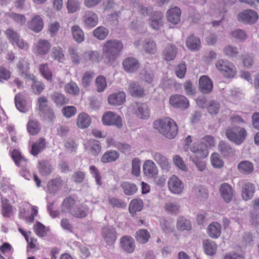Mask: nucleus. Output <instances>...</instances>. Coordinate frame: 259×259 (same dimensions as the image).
Returning a JSON list of instances; mask_svg holds the SVG:
<instances>
[{
	"label": "nucleus",
	"instance_id": "1",
	"mask_svg": "<svg viewBox=\"0 0 259 259\" xmlns=\"http://www.w3.org/2000/svg\"><path fill=\"white\" fill-rule=\"evenodd\" d=\"M123 48L122 43L118 40L113 39L107 40L102 46L104 62L107 64L114 62Z\"/></svg>",
	"mask_w": 259,
	"mask_h": 259
},
{
	"label": "nucleus",
	"instance_id": "2",
	"mask_svg": "<svg viewBox=\"0 0 259 259\" xmlns=\"http://www.w3.org/2000/svg\"><path fill=\"white\" fill-rule=\"evenodd\" d=\"M215 67L226 78H233L237 73L235 65L224 59L218 60L215 63Z\"/></svg>",
	"mask_w": 259,
	"mask_h": 259
},
{
	"label": "nucleus",
	"instance_id": "3",
	"mask_svg": "<svg viewBox=\"0 0 259 259\" xmlns=\"http://www.w3.org/2000/svg\"><path fill=\"white\" fill-rule=\"evenodd\" d=\"M5 34L12 45L16 46L18 48L24 51H27L29 49L28 44L21 38L16 31L9 28L6 30Z\"/></svg>",
	"mask_w": 259,
	"mask_h": 259
},
{
	"label": "nucleus",
	"instance_id": "4",
	"mask_svg": "<svg viewBox=\"0 0 259 259\" xmlns=\"http://www.w3.org/2000/svg\"><path fill=\"white\" fill-rule=\"evenodd\" d=\"M102 122L104 124L114 125L119 128L122 126V121L121 117L111 111H108L104 113L102 117Z\"/></svg>",
	"mask_w": 259,
	"mask_h": 259
},
{
	"label": "nucleus",
	"instance_id": "5",
	"mask_svg": "<svg viewBox=\"0 0 259 259\" xmlns=\"http://www.w3.org/2000/svg\"><path fill=\"white\" fill-rule=\"evenodd\" d=\"M155 129L177 130L178 126L175 121L170 117H165L155 121L153 124Z\"/></svg>",
	"mask_w": 259,
	"mask_h": 259
},
{
	"label": "nucleus",
	"instance_id": "6",
	"mask_svg": "<svg viewBox=\"0 0 259 259\" xmlns=\"http://www.w3.org/2000/svg\"><path fill=\"white\" fill-rule=\"evenodd\" d=\"M239 21L246 24L255 23L258 16L256 12L252 10H246L240 13L237 17Z\"/></svg>",
	"mask_w": 259,
	"mask_h": 259
},
{
	"label": "nucleus",
	"instance_id": "7",
	"mask_svg": "<svg viewBox=\"0 0 259 259\" xmlns=\"http://www.w3.org/2000/svg\"><path fill=\"white\" fill-rule=\"evenodd\" d=\"M226 12V8L224 7V4L212 5L210 7L209 14L214 16L220 18L219 20L213 21L212 22V25L216 26L220 25L222 22V20L224 18V13Z\"/></svg>",
	"mask_w": 259,
	"mask_h": 259
},
{
	"label": "nucleus",
	"instance_id": "8",
	"mask_svg": "<svg viewBox=\"0 0 259 259\" xmlns=\"http://www.w3.org/2000/svg\"><path fill=\"white\" fill-rule=\"evenodd\" d=\"M51 44L49 40L40 39L34 44L33 51L36 54L43 56L49 53L51 49Z\"/></svg>",
	"mask_w": 259,
	"mask_h": 259
},
{
	"label": "nucleus",
	"instance_id": "9",
	"mask_svg": "<svg viewBox=\"0 0 259 259\" xmlns=\"http://www.w3.org/2000/svg\"><path fill=\"white\" fill-rule=\"evenodd\" d=\"M10 155L17 166L21 167L23 172H27L28 160L22 156L18 150H12Z\"/></svg>",
	"mask_w": 259,
	"mask_h": 259
},
{
	"label": "nucleus",
	"instance_id": "10",
	"mask_svg": "<svg viewBox=\"0 0 259 259\" xmlns=\"http://www.w3.org/2000/svg\"><path fill=\"white\" fill-rule=\"evenodd\" d=\"M190 150L193 153L194 156L197 159L205 158L208 155V151L205 144L194 143L190 147Z\"/></svg>",
	"mask_w": 259,
	"mask_h": 259
},
{
	"label": "nucleus",
	"instance_id": "11",
	"mask_svg": "<svg viewBox=\"0 0 259 259\" xmlns=\"http://www.w3.org/2000/svg\"><path fill=\"white\" fill-rule=\"evenodd\" d=\"M102 237L109 245L114 244L117 239V234L115 229L113 227H104L102 231Z\"/></svg>",
	"mask_w": 259,
	"mask_h": 259
},
{
	"label": "nucleus",
	"instance_id": "12",
	"mask_svg": "<svg viewBox=\"0 0 259 259\" xmlns=\"http://www.w3.org/2000/svg\"><path fill=\"white\" fill-rule=\"evenodd\" d=\"M83 22L85 27L92 28L95 27L98 23V16L93 11H87L83 17Z\"/></svg>",
	"mask_w": 259,
	"mask_h": 259
},
{
	"label": "nucleus",
	"instance_id": "13",
	"mask_svg": "<svg viewBox=\"0 0 259 259\" xmlns=\"http://www.w3.org/2000/svg\"><path fill=\"white\" fill-rule=\"evenodd\" d=\"M168 187L170 192L175 194L181 193L183 189L181 181L176 176H172L168 180Z\"/></svg>",
	"mask_w": 259,
	"mask_h": 259
},
{
	"label": "nucleus",
	"instance_id": "14",
	"mask_svg": "<svg viewBox=\"0 0 259 259\" xmlns=\"http://www.w3.org/2000/svg\"><path fill=\"white\" fill-rule=\"evenodd\" d=\"M144 174L148 178H154L157 176L158 172V168L151 160H147L145 161L143 166Z\"/></svg>",
	"mask_w": 259,
	"mask_h": 259
},
{
	"label": "nucleus",
	"instance_id": "15",
	"mask_svg": "<svg viewBox=\"0 0 259 259\" xmlns=\"http://www.w3.org/2000/svg\"><path fill=\"white\" fill-rule=\"evenodd\" d=\"M227 131L226 136L228 139L237 144H241L245 139L246 136V131Z\"/></svg>",
	"mask_w": 259,
	"mask_h": 259
},
{
	"label": "nucleus",
	"instance_id": "16",
	"mask_svg": "<svg viewBox=\"0 0 259 259\" xmlns=\"http://www.w3.org/2000/svg\"><path fill=\"white\" fill-rule=\"evenodd\" d=\"M170 104L176 107L187 108L189 106L188 99L184 96L175 95L170 97Z\"/></svg>",
	"mask_w": 259,
	"mask_h": 259
},
{
	"label": "nucleus",
	"instance_id": "17",
	"mask_svg": "<svg viewBox=\"0 0 259 259\" xmlns=\"http://www.w3.org/2000/svg\"><path fill=\"white\" fill-rule=\"evenodd\" d=\"M220 192L223 199L227 203L230 202L234 196V190L232 186L227 183L221 185Z\"/></svg>",
	"mask_w": 259,
	"mask_h": 259
},
{
	"label": "nucleus",
	"instance_id": "18",
	"mask_svg": "<svg viewBox=\"0 0 259 259\" xmlns=\"http://www.w3.org/2000/svg\"><path fill=\"white\" fill-rule=\"evenodd\" d=\"M28 28L33 31L38 33L44 28V21L39 15L33 16L31 21L28 23Z\"/></svg>",
	"mask_w": 259,
	"mask_h": 259
},
{
	"label": "nucleus",
	"instance_id": "19",
	"mask_svg": "<svg viewBox=\"0 0 259 259\" xmlns=\"http://www.w3.org/2000/svg\"><path fill=\"white\" fill-rule=\"evenodd\" d=\"M199 87L201 92L208 94L212 90L213 83L208 76L203 75L199 78Z\"/></svg>",
	"mask_w": 259,
	"mask_h": 259
},
{
	"label": "nucleus",
	"instance_id": "20",
	"mask_svg": "<svg viewBox=\"0 0 259 259\" xmlns=\"http://www.w3.org/2000/svg\"><path fill=\"white\" fill-rule=\"evenodd\" d=\"M122 249L127 253L133 252L135 248V241L130 236H124L120 240Z\"/></svg>",
	"mask_w": 259,
	"mask_h": 259
},
{
	"label": "nucleus",
	"instance_id": "21",
	"mask_svg": "<svg viewBox=\"0 0 259 259\" xmlns=\"http://www.w3.org/2000/svg\"><path fill=\"white\" fill-rule=\"evenodd\" d=\"M128 91L133 97H141L144 95V89L137 82L132 81L128 84Z\"/></svg>",
	"mask_w": 259,
	"mask_h": 259
},
{
	"label": "nucleus",
	"instance_id": "22",
	"mask_svg": "<svg viewBox=\"0 0 259 259\" xmlns=\"http://www.w3.org/2000/svg\"><path fill=\"white\" fill-rule=\"evenodd\" d=\"M124 69L128 72L133 73L136 71L139 68V63L134 58L125 59L122 63Z\"/></svg>",
	"mask_w": 259,
	"mask_h": 259
},
{
	"label": "nucleus",
	"instance_id": "23",
	"mask_svg": "<svg viewBox=\"0 0 259 259\" xmlns=\"http://www.w3.org/2000/svg\"><path fill=\"white\" fill-rule=\"evenodd\" d=\"M15 101L16 108L21 112L27 111L30 107L22 94H18L15 96Z\"/></svg>",
	"mask_w": 259,
	"mask_h": 259
},
{
	"label": "nucleus",
	"instance_id": "24",
	"mask_svg": "<svg viewBox=\"0 0 259 259\" xmlns=\"http://www.w3.org/2000/svg\"><path fill=\"white\" fill-rule=\"evenodd\" d=\"M181 14L180 9L177 7L170 9L167 12V21L174 24H178L180 20Z\"/></svg>",
	"mask_w": 259,
	"mask_h": 259
},
{
	"label": "nucleus",
	"instance_id": "25",
	"mask_svg": "<svg viewBox=\"0 0 259 259\" xmlns=\"http://www.w3.org/2000/svg\"><path fill=\"white\" fill-rule=\"evenodd\" d=\"M76 203V200L71 196H68L64 199L61 206V211L62 213L69 212L71 214L73 207Z\"/></svg>",
	"mask_w": 259,
	"mask_h": 259
},
{
	"label": "nucleus",
	"instance_id": "26",
	"mask_svg": "<svg viewBox=\"0 0 259 259\" xmlns=\"http://www.w3.org/2000/svg\"><path fill=\"white\" fill-rule=\"evenodd\" d=\"M108 100L110 105H120L125 100V94L123 92L113 94L109 96Z\"/></svg>",
	"mask_w": 259,
	"mask_h": 259
},
{
	"label": "nucleus",
	"instance_id": "27",
	"mask_svg": "<svg viewBox=\"0 0 259 259\" xmlns=\"http://www.w3.org/2000/svg\"><path fill=\"white\" fill-rule=\"evenodd\" d=\"M63 182L60 177L50 180L47 184V190L50 193H56L62 186Z\"/></svg>",
	"mask_w": 259,
	"mask_h": 259
},
{
	"label": "nucleus",
	"instance_id": "28",
	"mask_svg": "<svg viewBox=\"0 0 259 259\" xmlns=\"http://www.w3.org/2000/svg\"><path fill=\"white\" fill-rule=\"evenodd\" d=\"M163 15L161 12H155L150 20V25L154 29H159L163 24Z\"/></svg>",
	"mask_w": 259,
	"mask_h": 259
},
{
	"label": "nucleus",
	"instance_id": "29",
	"mask_svg": "<svg viewBox=\"0 0 259 259\" xmlns=\"http://www.w3.org/2000/svg\"><path fill=\"white\" fill-rule=\"evenodd\" d=\"M91 123V119L89 115L85 113H79L76 118V124L80 128L88 127Z\"/></svg>",
	"mask_w": 259,
	"mask_h": 259
},
{
	"label": "nucleus",
	"instance_id": "30",
	"mask_svg": "<svg viewBox=\"0 0 259 259\" xmlns=\"http://www.w3.org/2000/svg\"><path fill=\"white\" fill-rule=\"evenodd\" d=\"M255 192V186L250 183H246L242 190V197L243 200L246 201L250 199Z\"/></svg>",
	"mask_w": 259,
	"mask_h": 259
},
{
	"label": "nucleus",
	"instance_id": "31",
	"mask_svg": "<svg viewBox=\"0 0 259 259\" xmlns=\"http://www.w3.org/2000/svg\"><path fill=\"white\" fill-rule=\"evenodd\" d=\"M83 58L84 61H91L93 62H99L103 58V55L101 56L97 51H88L83 53Z\"/></svg>",
	"mask_w": 259,
	"mask_h": 259
},
{
	"label": "nucleus",
	"instance_id": "32",
	"mask_svg": "<svg viewBox=\"0 0 259 259\" xmlns=\"http://www.w3.org/2000/svg\"><path fill=\"white\" fill-rule=\"evenodd\" d=\"M143 207V201L139 198L133 199L129 205V212L132 216L136 214L137 212L140 211Z\"/></svg>",
	"mask_w": 259,
	"mask_h": 259
},
{
	"label": "nucleus",
	"instance_id": "33",
	"mask_svg": "<svg viewBox=\"0 0 259 259\" xmlns=\"http://www.w3.org/2000/svg\"><path fill=\"white\" fill-rule=\"evenodd\" d=\"M144 51L149 55H153L157 51V46L155 42L151 39H145L143 45Z\"/></svg>",
	"mask_w": 259,
	"mask_h": 259
},
{
	"label": "nucleus",
	"instance_id": "34",
	"mask_svg": "<svg viewBox=\"0 0 259 259\" xmlns=\"http://www.w3.org/2000/svg\"><path fill=\"white\" fill-rule=\"evenodd\" d=\"M46 147V142L44 138H40L38 140L32 144L31 149V154L33 156L37 155Z\"/></svg>",
	"mask_w": 259,
	"mask_h": 259
},
{
	"label": "nucleus",
	"instance_id": "35",
	"mask_svg": "<svg viewBox=\"0 0 259 259\" xmlns=\"http://www.w3.org/2000/svg\"><path fill=\"white\" fill-rule=\"evenodd\" d=\"M135 113L137 116L143 119H147L150 116L149 110L147 105L137 103Z\"/></svg>",
	"mask_w": 259,
	"mask_h": 259
},
{
	"label": "nucleus",
	"instance_id": "36",
	"mask_svg": "<svg viewBox=\"0 0 259 259\" xmlns=\"http://www.w3.org/2000/svg\"><path fill=\"white\" fill-rule=\"evenodd\" d=\"M207 233L211 238H217L221 233V226L218 223H212L207 228Z\"/></svg>",
	"mask_w": 259,
	"mask_h": 259
},
{
	"label": "nucleus",
	"instance_id": "37",
	"mask_svg": "<svg viewBox=\"0 0 259 259\" xmlns=\"http://www.w3.org/2000/svg\"><path fill=\"white\" fill-rule=\"evenodd\" d=\"M177 55V49L175 46L167 45L163 52V57L166 61H171Z\"/></svg>",
	"mask_w": 259,
	"mask_h": 259
},
{
	"label": "nucleus",
	"instance_id": "38",
	"mask_svg": "<svg viewBox=\"0 0 259 259\" xmlns=\"http://www.w3.org/2000/svg\"><path fill=\"white\" fill-rule=\"evenodd\" d=\"M186 45L189 50L196 51L200 49L201 42L198 37L191 35L187 38Z\"/></svg>",
	"mask_w": 259,
	"mask_h": 259
},
{
	"label": "nucleus",
	"instance_id": "39",
	"mask_svg": "<svg viewBox=\"0 0 259 259\" xmlns=\"http://www.w3.org/2000/svg\"><path fill=\"white\" fill-rule=\"evenodd\" d=\"M203 247L206 254L213 255L216 252L217 245L214 241L207 239L203 243Z\"/></svg>",
	"mask_w": 259,
	"mask_h": 259
},
{
	"label": "nucleus",
	"instance_id": "40",
	"mask_svg": "<svg viewBox=\"0 0 259 259\" xmlns=\"http://www.w3.org/2000/svg\"><path fill=\"white\" fill-rule=\"evenodd\" d=\"M71 32L74 39L77 42L80 43L84 39L83 31L78 25H74L71 27Z\"/></svg>",
	"mask_w": 259,
	"mask_h": 259
},
{
	"label": "nucleus",
	"instance_id": "41",
	"mask_svg": "<svg viewBox=\"0 0 259 259\" xmlns=\"http://www.w3.org/2000/svg\"><path fill=\"white\" fill-rule=\"evenodd\" d=\"M135 238L138 242L145 244L148 241L150 235L147 230L140 229L136 232Z\"/></svg>",
	"mask_w": 259,
	"mask_h": 259
},
{
	"label": "nucleus",
	"instance_id": "42",
	"mask_svg": "<svg viewBox=\"0 0 259 259\" xmlns=\"http://www.w3.org/2000/svg\"><path fill=\"white\" fill-rule=\"evenodd\" d=\"M2 213L4 217L8 218L12 212V206L9 203V200L6 198L1 197Z\"/></svg>",
	"mask_w": 259,
	"mask_h": 259
},
{
	"label": "nucleus",
	"instance_id": "43",
	"mask_svg": "<svg viewBox=\"0 0 259 259\" xmlns=\"http://www.w3.org/2000/svg\"><path fill=\"white\" fill-rule=\"evenodd\" d=\"M119 157V154L114 150H110L105 152L101 158L103 163L111 162L115 161Z\"/></svg>",
	"mask_w": 259,
	"mask_h": 259
},
{
	"label": "nucleus",
	"instance_id": "44",
	"mask_svg": "<svg viewBox=\"0 0 259 259\" xmlns=\"http://www.w3.org/2000/svg\"><path fill=\"white\" fill-rule=\"evenodd\" d=\"M219 150L224 157H229L234 154L232 148L224 141H221L219 144Z\"/></svg>",
	"mask_w": 259,
	"mask_h": 259
},
{
	"label": "nucleus",
	"instance_id": "45",
	"mask_svg": "<svg viewBox=\"0 0 259 259\" xmlns=\"http://www.w3.org/2000/svg\"><path fill=\"white\" fill-rule=\"evenodd\" d=\"M109 34L108 29L104 26H99L93 31L94 36L99 40L105 39Z\"/></svg>",
	"mask_w": 259,
	"mask_h": 259
},
{
	"label": "nucleus",
	"instance_id": "46",
	"mask_svg": "<svg viewBox=\"0 0 259 259\" xmlns=\"http://www.w3.org/2000/svg\"><path fill=\"white\" fill-rule=\"evenodd\" d=\"M238 168L240 171L246 174L252 172L254 169L252 163L246 160L240 162L238 165Z\"/></svg>",
	"mask_w": 259,
	"mask_h": 259
},
{
	"label": "nucleus",
	"instance_id": "47",
	"mask_svg": "<svg viewBox=\"0 0 259 259\" xmlns=\"http://www.w3.org/2000/svg\"><path fill=\"white\" fill-rule=\"evenodd\" d=\"M153 157L162 169L167 170L169 168V162L165 156L162 154L156 153Z\"/></svg>",
	"mask_w": 259,
	"mask_h": 259
},
{
	"label": "nucleus",
	"instance_id": "48",
	"mask_svg": "<svg viewBox=\"0 0 259 259\" xmlns=\"http://www.w3.org/2000/svg\"><path fill=\"white\" fill-rule=\"evenodd\" d=\"M121 187L123 190L124 194L126 195H132L135 194L138 190L136 185L129 182H123Z\"/></svg>",
	"mask_w": 259,
	"mask_h": 259
},
{
	"label": "nucleus",
	"instance_id": "49",
	"mask_svg": "<svg viewBox=\"0 0 259 259\" xmlns=\"http://www.w3.org/2000/svg\"><path fill=\"white\" fill-rule=\"evenodd\" d=\"M38 168L39 172L43 176L50 175L52 170L51 165L45 160L39 162Z\"/></svg>",
	"mask_w": 259,
	"mask_h": 259
},
{
	"label": "nucleus",
	"instance_id": "50",
	"mask_svg": "<svg viewBox=\"0 0 259 259\" xmlns=\"http://www.w3.org/2000/svg\"><path fill=\"white\" fill-rule=\"evenodd\" d=\"M29 78L32 80L33 84L32 88L33 92L36 94H39L45 89V85L43 83L36 80L35 77L32 75L29 76Z\"/></svg>",
	"mask_w": 259,
	"mask_h": 259
},
{
	"label": "nucleus",
	"instance_id": "51",
	"mask_svg": "<svg viewBox=\"0 0 259 259\" xmlns=\"http://www.w3.org/2000/svg\"><path fill=\"white\" fill-rule=\"evenodd\" d=\"M65 91L66 93L73 96L78 95L80 92L77 84L73 81H70L65 85Z\"/></svg>",
	"mask_w": 259,
	"mask_h": 259
},
{
	"label": "nucleus",
	"instance_id": "52",
	"mask_svg": "<svg viewBox=\"0 0 259 259\" xmlns=\"http://www.w3.org/2000/svg\"><path fill=\"white\" fill-rule=\"evenodd\" d=\"M88 212V208L81 205L74 208L71 212V214L75 218H83L87 215Z\"/></svg>",
	"mask_w": 259,
	"mask_h": 259
},
{
	"label": "nucleus",
	"instance_id": "53",
	"mask_svg": "<svg viewBox=\"0 0 259 259\" xmlns=\"http://www.w3.org/2000/svg\"><path fill=\"white\" fill-rule=\"evenodd\" d=\"M177 227L178 229L184 230H190L191 229V225L189 221L183 217H180L177 221Z\"/></svg>",
	"mask_w": 259,
	"mask_h": 259
},
{
	"label": "nucleus",
	"instance_id": "54",
	"mask_svg": "<svg viewBox=\"0 0 259 259\" xmlns=\"http://www.w3.org/2000/svg\"><path fill=\"white\" fill-rule=\"evenodd\" d=\"M17 66L20 74H25L26 77L29 78L30 75L27 74L29 64L26 60L22 59L19 60Z\"/></svg>",
	"mask_w": 259,
	"mask_h": 259
},
{
	"label": "nucleus",
	"instance_id": "55",
	"mask_svg": "<svg viewBox=\"0 0 259 259\" xmlns=\"http://www.w3.org/2000/svg\"><path fill=\"white\" fill-rule=\"evenodd\" d=\"M35 233L40 237L47 235L48 230L40 222H37L33 226Z\"/></svg>",
	"mask_w": 259,
	"mask_h": 259
},
{
	"label": "nucleus",
	"instance_id": "56",
	"mask_svg": "<svg viewBox=\"0 0 259 259\" xmlns=\"http://www.w3.org/2000/svg\"><path fill=\"white\" fill-rule=\"evenodd\" d=\"M206 108L209 114L215 115L219 112L220 110V104L213 100L209 101H208Z\"/></svg>",
	"mask_w": 259,
	"mask_h": 259
},
{
	"label": "nucleus",
	"instance_id": "57",
	"mask_svg": "<svg viewBox=\"0 0 259 259\" xmlns=\"http://www.w3.org/2000/svg\"><path fill=\"white\" fill-rule=\"evenodd\" d=\"M67 9L69 13H74L79 9L80 3L78 0H67Z\"/></svg>",
	"mask_w": 259,
	"mask_h": 259
},
{
	"label": "nucleus",
	"instance_id": "58",
	"mask_svg": "<svg viewBox=\"0 0 259 259\" xmlns=\"http://www.w3.org/2000/svg\"><path fill=\"white\" fill-rule=\"evenodd\" d=\"M230 35L232 37L240 41H244L247 38L246 32L241 29H236L230 32Z\"/></svg>",
	"mask_w": 259,
	"mask_h": 259
},
{
	"label": "nucleus",
	"instance_id": "59",
	"mask_svg": "<svg viewBox=\"0 0 259 259\" xmlns=\"http://www.w3.org/2000/svg\"><path fill=\"white\" fill-rule=\"evenodd\" d=\"M211 163L213 167L215 168H221L224 166L223 160L221 158L220 156L217 153H213L210 157Z\"/></svg>",
	"mask_w": 259,
	"mask_h": 259
},
{
	"label": "nucleus",
	"instance_id": "60",
	"mask_svg": "<svg viewBox=\"0 0 259 259\" xmlns=\"http://www.w3.org/2000/svg\"><path fill=\"white\" fill-rule=\"evenodd\" d=\"M95 83L98 92H103L107 87L106 79L104 76L100 75L97 77Z\"/></svg>",
	"mask_w": 259,
	"mask_h": 259
},
{
	"label": "nucleus",
	"instance_id": "61",
	"mask_svg": "<svg viewBox=\"0 0 259 259\" xmlns=\"http://www.w3.org/2000/svg\"><path fill=\"white\" fill-rule=\"evenodd\" d=\"M39 71L42 76L47 80L51 81L52 73L47 64H43L39 66Z\"/></svg>",
	"mask_w": 259,
	"mask_h": 259
},
{
	"label": "nucleus",
	"instance_id": "62",
	"mask_svg": "<svg viewBox=\"0 0 259 259\" xmlns=\"http://www.w3.org/2000/svg\"><path fill=\"white\" fill-rule=\"evenodd\" d=\"M52 99L57 105H62L67 103L68 99H67L63 94L55 92L52 95Z\"/></svg>",
	"mask_w": 259,
	"mask_h": 259
},
{
	"label": "nucleus",
	"instance_id": "63",
	"mask_svg": "<svg viewBox=\"0 0 259 259\" xmlns=\"http://www.w3.org/2000/svg\"><path fill=\"white\" fill-rule=\"evenodd\" d=\"M223 53L225 55L229 57H235L239 53L238 49L237 47L231 45H228L223 49Z\"/></svg>",
	"mask_w": 259,
	"mask_h": 259
},
{
	"label": "nucleus",
	"instance_id": "64",
	"mask_svg": "<svg viewBox=\"0 0 259 259\" xmlns=\"http://www.w3.org/2000/svg\"><path fill=\"white\" fill-rule=\"evenodd\" d=\"M94 76V73L93 72L87 71L83 75L82 78V84L83 87L88 88L93 80Z\"/></svg>",
	"mask_w": 259,
	"mask_h": 259
}]
</instances>
